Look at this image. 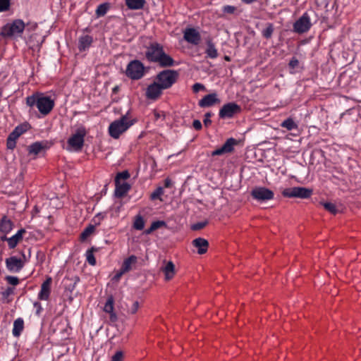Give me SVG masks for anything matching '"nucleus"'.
Segmentation results:
<instances>
[{
    "instance_id": "nucleus-1",
    "label": "nucleus",
    "mask_w": 361,
    "mask_h": 361,
    "mask_svg": "<svg viewBox=\"0 0 361 361\" xmlns=\"http://www.w3.org/2000/svg\"><path fill=\"white\" fill-rule=\"evenodd\" d=\"M145 57L149 62L157 63L160 67H172L175 64L173 59L166 54L164 47L158 42H152L147 47Z\"/></svg>"
},
{
    "instance_id": "nucleus-2",
    "label": "nucleus",
    "mask_w": 361,
    "mask_h": 361,
    "mask_svg": "<svg viewBox=\"0 0 361 361\" xmlns=\"http://www.w3.org/2000/svg\"><path fill=\"white\" fill-rule=\"evenodd\" d=\"M26 104L30 108L36 106L41 114L47 116L54 109L55 102L51 97L46 96L42 93L35 92L26 97Z\"/></svg>"
},
{
    "instance_id": "nucleus-3",
    "label": "nucleus",
    "mask_w": 361,
    "mask_h": 361,
    "mask_svg": "<svg viewBox=\"0 0 361 361\" xmlns=\"http://www.w3.org/2000/svg\"><path fill=\"white\" fill-rule=\"evenodd\" d=\"M135 123V120L131 119L128 114L123 115L110 123L108 128L109 135L114 139H118Z\"/></svg>"
},
{
    "instance_id": "nucleus-4",
    "label": "nucleus",
    "mask_w": 361,
    "mask_h": 361,
    "mask_svg": "<svg viewBox=\"0 0 361 361\" xmlns=\"http://www.w3.org/2000/svg\"><path fill=\"white\" fill-rule=\"evenodd\" d=\"M25 29V24L23 20L16 19L4 25L1 29L0 35L3 37L16 38L20 37Z\"/></svg>"
},
{
    "instance_id": "nucleus-5",
    "label": "nucleus",
    "mask_w": 361,
    "mask_h": 361,
    "mask_svg": "<svg viewBox=\"0 0 361 361\" xmlns=\"http://www.w3.org/2000/svg\"><path fill=\"white\" fill-rule=\"evenodd\" d=\"M87 131L85 126H80L78 127L74 133L68 139V149L80 152L84 146L85 137Z\"/></svg>"
},
{
    "instance_id": "nucleus-6",
    "label": "nucleus",
    "mask_w": 361,
    "mask_h": 361,
    "mask_svg": "<svg viewBox=\"0 0 361 361\" xmlns=\"http://www.w3.org/2000/svg\"><path fill=\"white\" fill-rule=\"evenodd\" d=\"M178 75V73L176 71L166 69L159 72L155 76L154 80H156L164 90H167L176 82Z\"/></svg>"
},
{
    "instance_id": "nucleus-7",
    "label": "nucleus",
    "mask_w": 361,
    "mask_h": 361,
    "mask_svg": "<svg viewBox=\"0 0 361 361\" xmlns=\"http://www.w3.org/2000/svg\"><path fill=\"white\" fill-rule=\"evenodd\" d=\"M126 75L131 80H140L145 75L144 64L138 60L131 61L127 66Z\"/></svg>"
},
{
    "instance_id": "nucleus-8",
    "label": "nucleus",
    "mask_w": 361,
    "mask_h": 361,
    "mask_svg": "<svg viewBox=\"0 0 361 361\" xmlns=\"http://www.w3.org/2000/svg\"><path fill=\"white\" fill-rule=\"evenodd\" d=\"M281 194L284 197L306 199L312 195V190L303 187H293L283 189Z\"/></svg>"
},
{
    "instance_id": "nucleus-9",
    "label": "nucleus",
    "mask_w": 361,
    "mask_h": 361,
    "mask_svg": "<svg viewBox=\"0 0 361 361\" xmlns=\"http://www.w3.org/2000/svg\"><path fill=\"white\" fill-rule=\"evenodd\" d=\"M251 196L256 201L263 202L273 200L274 193L272 190L265 187H255L251 191Z\"/></svg>"
},
{
    "instance_id": "nucleus-10",
    "label": "nucleus",
    "mask_w": 361,
    "mask_h": 361,
    "mask_svg": "<svg viewBox=\"0 0 361 361\" xmlns=\"http://www.w3.org/2000/svg\"><path fill=\"white\" fill-rule=\"evenodd\" d=\"M28 129L27 124L19 125L9 134L6 140V147L9 149H13L16 145V140Z\"/></svg>"
},
{
    "instance_id": "nucleus-11",
    "label": "nucleus",
    "mask_w": 361,
    "mask_h": 361,
    "mask_svg": "<svg viewBox=\"0 0 361 361\" xmlns=\"http://www.w3.org/2000/svg\"><path fill=\"white\" fill-rule=\"evenodd\" d=\"M241 106L235 102H228L220 109L219 117L221 118H230L241 112Z\"/></svg>"
},
{
    "instance_id": "nucleus-12",
    "label": "nucleus",
    "mask_w": 361,
    "mask_h": 361,
    "mask_svg": "<svg viewBox=\"0 0 361 361\" xmlns=\"http://www.w3.org/2000/svg\"><path fill=\"white\" fill-rule=\"evenodd\" d=\"M311 26L310 17L308 13L305 12L293 24V30L296 33L302 34L307 32L310 29Z\"/></svg>"
},
{
    "instance_id": "nucleus-13",
    "label": "nucleus",
    "mask_w": 361,
    "mask_h": 361,
    "mask_svg": "<svg viewBox=\"0 0 361 361\" xmlns=\"http://www.w3.org/2000/svg\"><path fill=\"white\" fill-rule=\"evenodd\" d=\"M27 261L25 255L23 253L22 258L18 259L16 256L10 257L6 259V268L11 272H19Z\"/></svg>"
},
{
    "instance_id": "nucleus-14",
    "label": "nucleus",
    "mask_w": 361,
    "mask_h": 361,
    "mask_svg": "<svg viewBox=\"0 0 361 361\" xmlns=\"http://www.w3.org/2000/svg\"><path fill=\"white\" fill-rule=\"evenodd\" d=\"M163 90H164L159 84L156 80H154V82L147 87L145 96L147 99L155 101L161 97Z\"/></svg>"
},
{
    "instance_id": "nucleus-15",
    "label": "nucleus",
    "mask_w": 361,
    "mask_h": 361,
    "mask_svg": "<svg viewBox=\"0 0 361 361\" xmlns=\"http://www.w3.org/2000/svg\"><path fill=\"white\" fill-rule=\"evenodd\" d=\"M238 144V140L235 138H228L221 147L216 149L211 153L212 156H219L226 153H231L233 151L234 146Z\"/></svg>"
},
{
    "instance_id": "nucleus-16",
    "label": "nucleus",
    "mask_w": 361,
    "mask_h": 361,
    "mask_svg": "<svg viewBox=\"0 0 361 361\" xmlns=\"http://www.w3.org/2000/svg\"><path fill=\"white\" fill-rule=\"evenodd\" d=\"M183 38L186 42L194 45H197L201 40L200 32L192 27L186 28L184 30Z\"/></svg>"
},
{
    "instance_id": "nucleus-17",
    "label": "nucleus",
    "mask_w": 361,
    "mask_h": 361,
    "mask_svg": "<svg viewBox=\"0 0 361 361\" xmlns=\"http://www.w3.org/2000/svg\"><path fill=\"white\" fill-rule=\"evenodd\" d=\"M220 100L217 97L216 93L209 94L204 96L198 102V105L202 108L209 107L214 106L216 103H219Z\"/></svg>"
},
{
    "instance_id": "nucleus-18",
    "label": "nucleus",
    "mask_w": 361,
    "mask_h": 361,
    "mask_svg": "<svg viewBox=\"0 0 361 361\" xmlns=\"http://www.w3.org/2000/svg\"><path fill=\"white\" fill-rule=\"evenodd\" d=\"M114 298L112 295H109L106 300L105 305L104 307V311L106 313H109V319L111 322H116L117 321V315L114 312Z\"/></svg>"
},
{
    "instance_id": "nucleus-19",
    "label": "nucleus",
    "mask_w": 361,
    "mask_h": 361,
    "mask_svg": "<svg viewBox=\"0 0 361 361\" xmlns=\"http://www.w3.org/2000/svg\"><path fill=\"white\" fill-rule=\"evenodd\" d=\"M51 278H48L42 283L41 286V290L38 294V298L39 300H47L49 299L51 293Z\"/></svg>"
},
{
    "instance_id": "nucleus-20",
    "label": "nucleus",
    "mask_w": 361,
    "mask_h": 361,
    "mask_svg": "<svg viewBox=\"0 0 361 361\" xmlns=\"http://www.w3.org/2000/svg\"><path fill=\"white\" fill-rule=\"evenodd\" d=\"M194 247L197 248V253L200 255H203L207 252L209 243L207 240L197 238L192 240V242Z\"/></svg>"
},
{
    "instance_id": "nucleus-21",
    "label": "nucleus",
    "mask_w": 361,
    "mask_h": 361,
    "mask_svg": "<svg viewBox=\"0 0 361 361\" xmlns=\"http://www.w3.org/2000/svg\"><path fill=\"white\" fill-rule=\"evenodd\" d=\"M26 233L24 228L20 229L16 234L8 239V245L10 249H13L23 240V235Z\"/></svg>"
},
{
    "instance_id": "nucleus-22",
    "label": "nucleus",
    "mask_w": 361,
    "mask_h": 361,
    "mask_svg": "<svg viewBox=\"0 0 361 361\" xmlns=\"http://www.w3.org/2000/svg\"><path fill=\"white\" fill-rule=\"evenodd\" d=\"M137 262V257L135 255H130L124 259L121 268L123 269V271L128 273L135 268Z\"/></svg>"
},
{
    "instance_id": "nucleus-23",
    "label": "nucleus",
    "mask_w": 361,
    "mask_h": 361,
    "mask_svg": "<svg viewBox=\"0 0 361 361\" xmlns=\"http://www.w3.org/2000/svg\"><path fill=\"white\" fill-rule=\"evenodd\" d=\"M161 271L164 274L165 280L170 281L175 276V265L171 261L166 263V265L161 268Z\"/></svg>"
},
{
    "instance_id": "nucleus-24",
    "label": "nucleus",
    "mask_w": 361,
    "mask_h": 361,
    "mask_svg": "<svg viewBox=\"0 0 361 361\" xmlns=\"http://www.w3.org/2000/svg\"><path fill=\"white\" fill-rule=\"evenodd\" d=\"M116 190L115 196L118 198L124 197L130 189V185L128 183H115Z\"/></svg>"
},
{
    "instance_id": "nucleus-25",
    "label": "nucleus",
    "mask_w": 361,
    "mask_h": 361,
    "mask_svg": "<svg viewBox=\"0 0 361 361\" xmlns=\"http://www.w3.org/2000/svg\"><path fill=\"white\" fill-rule=\"evenodd\" d=\"M93 42V38L90 35H83L79 38L78 49L80 51H85Z\"/></svg>"
},
{
    "instance_id": "nucleus-26",
    "label": "nucleus",
    "mask_w": 361,
    "mask_h": 361,
    "mask_svg": "<svg viewBox=\"0 0 361 361\" xmlns=\"http://www.w3.org/2000/svg\"><path fill=\"white\" fill-rule=\"evenodd\" d=\"M126 6L130 10L142 9L146 4L145 0H125Z\"/></svg>"
},
{
    "instance_id": "nucleus-27",
    "label": "nucleus",
    "mask_w": 361,
    "mask_h": 361,
    "mask_svg": "<svg viewBox=\"0 0 361 361\" xmlns=\"http://www.w3.org/2000/svg\"><path fill=\"white\" fill-rule=\"evenodd\" d=\"M207 56L210 59H216L218 57V51L214 44L211 39L207 40V49L205 50Z\"/></svg>"
},
{
    "instance_id": "nucleus-28",
    "label": "nucleus",
    "mask_w": 361,
    "mask_h": 361,
    "mask_svg": "<svg viewBox=\"0 0 361 361\" xmlns=\"http://www.w3.org/2000/svg\"><path fill=\"white\" fill-rule=\"evenodd\" d=\"M12 221L7 219L6 216L3 217L0 221V232L4 234H7L12 230Z\"/></svg>"
},
{
    "instance_id": "nucleus-29",
    "label": "nucleus",
    "mask_w": 361,
    "mask_h": 361,
    "mask_svg": "<svg viewBox=\"0 0 361 361\" xmlns=\"http://www.w3.org/2000/svg\"><path fill=\"white\" fill-rule=\"evenodd\" d=\"M24 329V321L22 318H18L14 321L13 335L15 337H18Z\"/></svg>"
},
{
    "instance_id": "nucleus-30",
    "label": "nucleus",
    "mask_w": 361,
    "mask_h": 361,
    "mask_svg": "<svg viewBox=\"0 0 361 361\" xmlns=\"http://www.w3.org/2000/svg\"><path fill=\"white\" fill-rule=\"evenodd\" d=\"M97 251L98 249L97 247H92L86 252V260L91 266H94L96 264V259L94 257V253Z\"/></svg>"
},
{
    "instance_id": "nucleus-31",
    "label": "nucleus",
    "mask_w": 361,
    "mask_h": 361,
    "mask_svg": "<svg viewBox=\"0 0 361 361\" xmlns=\"http://www.w3.org/2000/svg\"><path fill=\"white\" fill-rule=\"evenodd\" d=\"M44 147L45 146L42 142H36L29 147V153L37 155L44 148Z\"/></svg>"
},
{
    "instance_id": "nucleus-32",
    "label": "nucleus",
    "mask_w": 361,
    "mask_h": 361,
    "mask_svg": "<svg viewBox=\"0 0 361 361\" xmlns=\"http://www.w3.org/2000/svg\"><path fill=\"white\" fill-rule=\"evenodd\" d=\"M281 126L282 128H286L288 130L297 129L298 127L297 123L293 121L292 118H288L283 121L281 123Z\"/></svg>"
},
{
    "instance_id": "nucleus-33",
    "label": "nucleus",
    "mask_w": 361,
    "mask_h": 361,
    "mask_svg": "<svg viewBox=\"0 0 361 361\" xmlns=\"http://www.w3.org/2000/svg\"><path fill=\"white\" fill-rule=\"evenodd\" d=\"M274 28L272 23H268L266 24V27L262 31V35L265 39H270L274 32Z\"/></svg>"
},
{
    "instance_id": "nucleus-34",
    "label": "nucleus",
    "mask_w": 361,
    "mask_h": 361,
    "mask_svg": "<svg viewBox=\"0 0 361 361\" xmlns=\"http://www.w3.org/2000/svg\"><path fill=\"white\" fill-rule=\"evenodd\" d=\"M109 9V4L104 3L99 4L96 9V15L97 17L104 16Z\"/></svg>"
},
{
    "instance_id": "nucleus-35",
    "label": "nucleus",
    "mask_w": 361,
    "mask_h": 361,
    "mask_svg": "<svg viewBox=\"0 0 361 361\" xmlns=\"http://www.w3.org/2000/svg\"><path fill=\"white\" fill-rule=\"evenodd\" d=\"M222 11L224 13L226 14H230V15H238L240 14V11L238 9L236 6H231V5H226L223 6Z\"/></svg>"
},
{
    "instance_id": "nucleus-36",
    "label": "nucleus",
    "mask_w": 361,
    "mask_h": 361,
    "mask_svg": "<svg viewBox=\"0 0 361 361\" xmlns=\"http://www.w3.org/2000/svg\"><path fill=\"white\" fill-rule=\"evenodd\" d=\"M144 226H145V221H144L142 216H141L140 215L136 216L134 224H133V227L136 230L141 231L144 228Z\"/></svg>"
},
{
    "instance_id": "nucleus-37",
    "label": "nucleus",
    "mask_w": 361,
    "mask_h": 361,
    "mask_svg": "<svg viewBox=\"0 0 361 361\" xmlns=\"http://www.w3.org/2000/svg\"><path fill=\"white\" fill-rule=\"evenodd\" d=\"M164 188L162 187H158L150 195L152 200H159L162 201L161 195L164 194Z\"/></svg>"
},
{
    "instance_id": "nucleus-38",
    "label": "nucleus",
    "mask_w": 361,
    "mask_h": 361,
    "mask_svg": "<svg viewBox=\"0 0 361 361\" xmlns=\"http://www.w3.org/2000/svg\"><path fill=\"white\" fill-rule=\"evenodd\" d=\"M94 231V226L92 225L88 226L80 234L82 240H86Z\"/></svg>"
},
{
    "instance_id": "nucleus-39",
    "label": "nucleus",
    "mask_w": 361,
    "mask_h": 361,
    "mask_svg": "<svg viewBox=\"0 0 361 361\" xmlns=\"http://www.w3.org/2000/svg\"><path fill=\"white\" fill-rule=\"evenodd\" d=\"M130 177V173L128 171H123L116 174L115 183H120L121 180H126Z\"/></svg>"
},
{
    "instance_id": "nucleus-40",
    "label": "nucleus",
    "mask_w": 361,
    "mask_h": 361,
    "mask_svg": "<svg viewBox=\"0 0 361 361\" xmlns=\"http://www.w3.org/2000/svg\"><path fill=\"white\" fill-rule=\"evenodd\" d=\"M323 206L326 210L333 214H336L338 212L336 205L331 202H325L324 203Z\"/></svg>"
},
{
    "instance_id": "nucleus-41",
    "label": "nucleus",
    "mask_w": 361,
    "mask_h": 361,
    "mask_svg": "<svg viewBox=\"0 0 361 361\" xmlns=\"http://www.w3.org/2000/svg\"><path fill=\"white\" fill-rule=\"evenodd\" d=\"M10 0H0V12L8 11L10 8Z\"/></svg>"
},
{
    "instance_id": "nucleus-42",
    "label": "nucleus",
    "mask_w": 361,
    "mask_h": 361,
    "mask_svg": "<svg viewBox=\"0 0 361 361\" xmlns=\"http://www.w3.org/2000/svg\"><path fill=\"white\" fill-rule=\"evenodd\" d=\"M6 280L9 284L13 286H17L19 283V279L16 276H7Z\"/></svg>"
},
{
    "instance_id": "nucleus-43",
    "label": "nucleus",
    "mask_w": 361,
    "mask_h": 361,
    "mask_svg": "<svg viewBox=\"0 0 361 361\" xmlns=\"http://www.w3.org/2000/svg\"><path fill=\"white\" fill-rule=\"evenodd\" d=\"M123 358V353L121 350H118L111 357V361H122Z\"/></svg>"
},
{
    "instance_id": "nucleus-44",
    "label": "nucleus",
    "mask_w": 361,
    "mask_h": 361,
    "mask_svg": "<svg viewBox=\"0 0 361 361\" xmlns=\"http://www.w3.org/2000/svg\"><path fill=\"white\" fill-rule=\"evenodd\" d=\"M151 225L153 226L154 229L156 231L157 229L160 228L163 226L166 227V223L164 221H156L152 222V224Z\"/></svg>"
},
{
    "instance_id": "nucleus-45",
    "label": "nucleus",
    "mask_w": 361,
    "mask_h": 361,
    "mask_svg": "<svg viewBox=\"0 0 361 361\" xmlns=\"http://www.w3.org/2000/svg\"><path fill=\"white\" fill-rule=\"evenodd\" d=\"M207 224V221L198 222L192 226V229L193 231H198V230H200V229H202L203 228H204Z\"/></svg>"
},
{
    "instance_id": "nucleus-46",
    "label": "nucleus",
    "mask_w": 361,
    "mask_h": 361,
    "mask_svg": "<svg viewBox=\"0 0 361 361\" xmlns=\"http://www.w3.org/2000/svg\"><path fill=\"white\" fill-rule=\"evenodd\" d=\"M212 114L211 112H207L204 115V118L203 120L204 125L206 127H208L211 125L212 121L210 120V117L212 116Z\"/></svg>"
},
{
    "instance_id": "nucleus-47",
    "label": "nucleus",
    "mask_w": 361,
    "mask_h": 361,
    "mask_svg": "<svg viewBox=\"0 0 361 361\" xmlns=\"http://www.w3.org/2000/svg\"><path fill=\"white\" fill-rule=\"evenodd\" d=\"M125 274L126 272L123 271V269L121 268L119 271H118L117 273L114 276V277L112 278V281L114 282H118L121 276Z\"/></svg>"
},
{
    "instance_id": "nucleus-48",
    "label": "nucleus",
    "mask_w": 361,
    "mask_h": 361,
    "mask_svg": "<svg viewBox=\"0 0 361 361\" xmlns=\"http://www.w3.org/2000/svg\"><path fill=\"white\" fill-rule=\"evenodd\" d=\"M204 86L201 83H195L192 85V91L195 93H197L201 90H204Z\"/></svg>"
},
{
    "instance_id": "nucleus-49",
    "label": "nucleus",
    "mask_w": 361,
    "mask_h": 361,
    "mask_svg": "<svg viewBox=\"0 0 361 361\" xmlns=\"http://www.w3.org/2000/svg\"><path fill=\"white\" fill-rule=\"evenodd\" d=\"M298 64H299L298 59L297 58H295V57H293L290 59V62L288 63V66H289V67L290 68L294 69V68H295L298 66Z\"/></svg>"
},
{
    "instance_id": "nucleus-50",
    "label": "nucleus",
    "mask_w": 361,
    "mask_h": 361,
    "mask_svg": "<svg viewBox=\"0 0 361 361\" xmlns=\"http://www.w3.org/2000/svg\"><path fill=\"white\" fill-rule=\"evenodd\" d=\"M139 308L138 301H135L129 310L130 314H135Z\"/></svg>"
},
{
    "instance_id": "nucleus-51",
    "label": "nucleus",
    "mask_w": 361,
    "mask_h": 361,
    "mask_svg": "<svg viewBox=\"0 0 361 361\" xmlns=\"http://www.w3.org/2000/svg\"><path fill=\"white\" fill-rule=\"evenodd\" d=\"M37 27V24L36 23H28L25 25V28L28 31H33Z\"/></svg>"
},
{
    "instance_id": "nucleus-52",
    "label": "nucleus",
    "mask_w": 361,
    "mask_h": 361,
    "mask_svg": "<svg viewBox=\"0 0 361 361\" xmlns=\"http://www.w3.org/2000/svg\"><path fill=\"white\" fill-rule=\"evenodd\" d=\"M192 126L197 130H200L202 129V123L199 120H194L192 123Z\"/></svg>"
},
{
    "instance_id": "nucleus-53",
    "label": "nucleus",
    "mask_w": 361,
    "mask_h": 361,
    "mask_svg": "<svg viewBox=\"0 0 361 361\" xmlns=\"http://www.w3.org/2000/svg\"><path fill=\"white\" fill-rule=\"evenodd\" d=\"M104 214H98L97 215H96L94 217L93 221H94L95 224H99L100 221L104 219Z\"/></svg>"
},
{
    "instance_id": "nucleus-54",
    "label": "nucleus",
    "mask_w": 361,
    "mask_h": 361,
    "mask_svg": "<svg viewBox=\"0 0 361 361\" xmlns=\"http://www.w3.org/2000/svg\"><path fill=\"white\" fill-rule=\"evenodd\" d=\"M34 307L37 309V310H36V314H37V315H39V314L41 313L42 310V306H41L40 302H34Z\"/></svg>"
},
{
    "instance_id": "nucleus-55",
    "label": "nucleus",
    "mask_w": 361,
    "mask_h": 361,
    "mask_svg": "<svg viewBox=\"0 0 361 361\" xmlns=\"http://www.w3.org/2000/svg\"><path fill=\"white\" fill-rule=\"evenodd\" d=\"M172 186L171 180L169 178L164 180V187L165 188H171Z\"/></svg>"
},
{
    "instance_id": "nucleus-56",
    "label": "nucleus",
    "mask_w": 361,
    "mask_h": 361,
    "mask_svg": "<svg viewBox=\"0 0 361 361\" xmlns=\"http://www.w3.org/2000/svg\"><path fill=\"white\" fill-rule=\"evenodd\" d=\"M155 230L154 229L153 226L151 225L150 227L149 228H147V230H145V233L146 234H150L152 233L153 231H154Z\"/></svg>"
},
{
    "instance_id": "nucleus-57",
    "label": "nucleus",
    "mask_w": 361,
    "mask_h": 361,
    "mask_svg": "<svg viewBox=\"0 0 361 361\" xmlns=\"http://www.w3.org/2000/svg\"><path fill=\"white\" fill-rule=\"evenodd\" d=\"M240 1L245 4H252L257 1V0H240Z\"/></svg>"
},
{
    "instance_id": "nucleus-58",
    "label": "nucleus",
    "mask_w": 361,
    "mask_h": 361,
    "mask_svg": "<svg viewBox=\"0 0 361 361\" xmlns=\"http://www.w3.org/2000/svg\"><path fill=\"white\" fill-rule=\"evenodd\" d=\"M13 293V288H8L6 290V294L7 295H10L11 293Z\"/></svg>"
},
{
    "instance_id": "nucleus-59",
    "label": "nucleus",
    "mask_w": 361,
    "mask_h": 361,
    "mask_svg": "<svg viewBox=\"0 0 361 361\" xmlns=\"http://www.w3.org/2000/svg\"><path fill=\"white\" fill-rule=\"evenodd\" d=\"M6 235V234H4V235L1 237V240L2 241H7V242H8V239L9 238H7Z\"/></svg>"
},
{
    "instance_id": "nucleus-60",
    "label": "nucleus",
    "mask_w": 361,
    "mask_h": 361,
    "mask_svg": "<svg viewBox=\"0 0 361 361\" xmlns=\"http://www.w3.org/2000/svg\"><path fill=\"white\" fill-rule=\"evenodd\" d=\"M155 116L157 118H159L160 115L159 113H155Z\"/></svg>"
},
{
    "instance_id": "nucleus-61",
    "label": "nucleus",
    "mask_w": 361,
    "mask_h": 361,
    "mask_svg": "<svg viewBox=\"0 0 361 361\" xmlns=\"http://www.w3.org/2000/svg\"><path fill=\"white\" fill-rule=\"evenodd\" d=\"M79 281V278L78 277H75V283Z\"/></svg>"
},
{
    "instance_id": "nucleus-62",
    "label": "nucleus",
    "mask_w": 361,
    "mask_h": 361,
    "mask_svg": "<svg viewBox=\"0 0 361 361\" xmlns=\"http://www.w3.org/2000/svg\"><path fill=\"white\" fill-rule=\"evenodd\" d=\"M225 59H226V60H228V61L229 60V58L228 56H226Z\"/></svg>"
}]
</instances>
